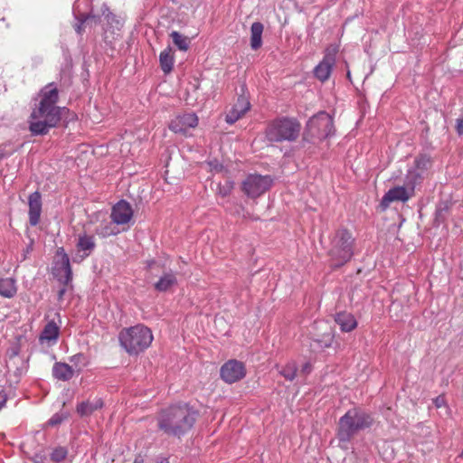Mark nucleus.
I'll return each instance as SVG.
<instances>
[{
    "label": "nucleus",
    "instance_id": "nucleus-1",
    "mask_svg": "<svg viewBox=\"0 0 463 463\" xmlns=\"http://www.w3.org/2000/svg\"><path fill=\"white\" fill-rule=\"evenodd\" d=\"M39 103L33 109L29 118V130L33 136L46 135L56 128L61 120L73 119L75 114L66 107L57 106L59 90L54 82L48 83L39 92Z\"/></svg>",
    "mask_w": 463,
    "mask_h": 463
},
{
    "label": "nucleus",
    "instance_id": "nucleus-2",
    "mask_svg": "<svg viewBox=\"0 0 463 463\" xmlns=\"http://www.w3.org/2000/svg\"><path fill=\"white\" fill-rule=\"evenodd\" d=\"M198 415V411L186 402L173 404L158 413L157 428L167 436L181 438L192 430Z\"/></svg>",
    "mask_w": 463,
    "mask_h": 463
},
{
    "label": "nucleus",
    "instance_id": "nucleus-3",
    "mask_svg": "<svg viewBox=\"0 0 463 463\" xmlns=\"http://www.w3.org/2000/svg\"><path fill=\"white\" fill-rule=\"evenodd\" d=\"M373 423L371 414L356 408L349 410L339 419L337 438L339 441L349 442L357 432L370 428Z\"/></svg>",
    "mask_w": 463,
    "mask_h": 463
},
{
    "label": "nucleus",
    "instance_id": "nucleus-4",
    "mask_svg": "<svg viewBox=\"0 0 463 463\" xmlns=\"http://www.w3.org/2000/svg\"><path fill=\"white\" fill-rule=\"evenodd\" d=\"M301 128L296 118L279 117L268 124L265 137L272 143L294 142L298 138Z\"/></svg>",
    "mask_w": 463,
    "mask_h": 463
},
{
    "label": "nucleus",
    "instance_id": "nucleus-5",
    "mask_svg": "<svg viewBox=\"0 0 463 463\" xmlns=\"http://www.w3.org/2000/svg\"><path fill=\"white\" fill-rule=\"evenodd\" d=\"M121 346L129 354H137L146 350L153 341L151 330L143 326L137 325L124 328L118 335Z\"/></svg>",
    "mask_w": 463,
    "mask_h": 463
},
{
    "label": "nucleus",
    "instance_id": "nucleus-6",
    "mask_svg": "<svg viewBox=\"0 0 463 463\" xmlns=\"http://www.w3.org/2000/svg\"><path fill=\"white\" fill-rule=\"evenodd\" d=\"M335 132L333 118L326 111H320L309 118L303 132V140L308 143L313 139H326Z\"/></svg>",
    "mask_w": 463,
    "mask_h": 463
},
{
    "label": "nucleus",
    "instance_id": "nucleus-7",
    "mask_svg": "<svg viewBox=\"0 0 463 463\" xmlns=\"http://www.w3.org/2000/svg\"><path fill=\"white\" fill-rule=\"evenodd\" d=\"M353 243L354 239L347 230L343 229L337 231L332 241V247L329 250V255L334 261V266L341 267L351 260L354 254Z\"/></svg>",
    "mask_w": 463,
    "mask_h": 463
},
{
    "label": "nucleus",
    "instance_id": "nucleus-8",
    "mask_svg": "<svg viewBox=\"0 0 463 463\" xmlns=\"http://www.w3.org/2000/svg\"><path fill=\"white\" fill-rule=\"evenodd\" d=\"M420 179V175L415 170H409L406 175L405 186H395L390 189L383 197L381 206L386 209L392 202H407L413 194L416 182Z\"/></svg>",
    "mask_w": 463,
    "mask_h": 463
},
{
    "label": "nucleus",
    "instance_id": "nucleus-9",
    "mask_svg": "<svg viewBox=\"0 0 463 463\" xmlns=\"http://www.w3.org/2000/svg\"><path fill=\"white\" fill-rule=\"evenodd\" d=\"M272 183L273 179L269 175L250 174L242 182L241 190L247 196L256 198L268 191Z\"/></svg>",
    "mask_w": 463,
    "mask_h": 463
},
{
    "label": "nucleus",
    "instance_id": "nucleus-10",
    "mask_svg": "<svg viewBox=\"0 0 463 463\" xmlns=\"http://www.w3.org/2000/svg\"><path fill=\"white\" fill-rule=\"evenodd\" d=\"M338 46L331 44L325 50L323 60L315 67L314 75L322 82L327 80L335 64Z\"/></svg>",
    "mask_w": 463,
    "mask_h": 463
},
{
    "label": "nucleus",
    "instance_id": "nucleus-11",
    "mask_svg": "<svg viewBox=\"0 0 463 463\" xmlns=\"http://www.w3.org/2000/svg\"><path fill=\"white\" fill-rule=\"evenodd\" d=\"M221 378L227 383H233L246 375V368L242 362L235 359L227 361L220 370Z\"/></svg>",
    "mask_w": 463,
    "mask_h": 463
},
{
    "label": "nucleus",
    "instance_id": "nucleus-12",
    "mask_svg": "<svg viewBox=\"0 0 463 463\" xmlns=\"http://www.w3.org/2000/svg\"><path fill=\"white\" fill-rule=\"evenodd\" d=\"M20 346L18 344L14 345L10 349L7 350L6 355V373L11 376L13 373L15 382H18V378L22 372V366L24 364V360L21 356H19Z\"/></svg>",
    "mask_w": 463,
    "mask_h": 463
},
{
    "label": "nucleus",
    "instance_id": "nucleus-13",
    "mask_svg": "<svg viewBox=\"0 0 463 463\" xmlns=\"http://www.w3.org/2000/svg\"><path fill=\"white\" fill-rule=\"evenodd\" d=\"M198 124V118L194 113H186L179 115L169 124V128L175 133L186 134V132L195 128Z\"/></svg>",
    "mask_w": 463,
    "mask_h": 463
},
{
    "label": "nucleus",
    "instance_id": "nucleus-14",
    "mask_svg": "<svg viewBox=\"0 0 463 463\" xmlns=\"http://www.w3.org/2000/svg\"><path fill=\"white\" fill-rule=\"evenodd\" d=\"M53 277L64 286H69L72 281V269L70 263V259L66 258L63 260H54L52 267Z\"/></svg>",
    "mask_w": 463,
    "mask_h": 463
},
{
    "label": "nucleus",
    "instance_id": "nucleus-15",
    "mask_svg": "<svg viewBox=\"0 0 463 463\" xmlns=\"http://www.w3.org/2000/svg\"><path fill=\"white\" fill-rule=\"evenodd\" d=\"M250 108V103L248 98L243 94L240 95L235 104L226 114L225 121L230 125L234 124L237 120L244 116Z\"/></svg>",
    "mask_w": 463,
    "mask_h": 463
},
{
    "label": "nucleus",
    "instance_id": "nucleus-16",
    "mask_svg": "<svg viewBox=\"0 0 463 463\" xmlns=\"http://www.w3.org/2000/svg\"><path fill=\"white\" fill-rule=\"evenodd\" d=\"M133 216L131 205L125 200L117 203L111 213L112 221L117 224L128 223Z\"/></svg>",
    "mask_w": 463,
    "mask_h": 463
},
{
    "label": "nucleus",
    "instance_id": "nucleus-17",
    "mask_svg": "<svg viewBox=\"0 0 463 463\" xmlns=\"http://www.w3.org/2000/svg\"><path fill=\"white\" fill-rule=\"evenodd\" d=\"M28 205L29 223L31 226H36L40 222L42 213V196L38 191H35L29 195Z\"/></svg>",
    "mask_w": 463,
    "mask_h": 463
},
{
    "label": "nucleus",
    "instance_id": "nucleus-18",
    "mask_svg": "<svg viewBox=\"0 0 463 463\" xmlns=\"http://www.w3.org/2000/svg\"><path fill=\"white\" fill-rule=\"evenodd\" d=\"M176 284V273L169 269L163 272L159 279L154 284V288L158 292H165Z\"/></svg>",
    "mask_w": 463,
    "mask_h": 463
},
{
    "label": "nucleus",
    "instance_id": "nucleus-19",
    "mask_svg": "<svg viewBox=\"0 0 463 463\" xmlns=\"http://www.w3.org/2000/svg\"><path fill=\"white\" fill-rule=\"evenodd\" d=\"M60 327L55 321H49L40 334L39 340L41 343L55 344L59 338Z\"/></svg>",
    "mask_w": 463,
    "mask_h": 463
},
{
    "label": "nucleus",
    "instance_id": "nucleus-20",
    "mask_svg": "<svg viewBox=\"0 0 463 463\" xmlns=\"http://www.w3.org/2000/svg\"><path fill=\"white\" fill-rule=\"evenodd\" d=\"M79 252H83L81 259L89 257L96 247L95 238L86 233L80 234L76 244Z\"/></svg>",
    "mask_w": 463,
    "mask_h": 463
},
{
    "label": "nucleus",
    "instance_id": "nucleus-21",
    "mask_svg": "<svg viewBox=\"0 0 463 463\" xmlns=\"http://www.w3.org/2000/svg\"><path fill=\"white\" fill-rule=\"evenodd\" d=\"M335 322L343 332H351L357 326V321L349 312H338L335 315Z\"/></svg>",
    "mask_w": 463,
    "mask_h": 463
},
{
    "label": "nucleus",
    "instance_id": "nucleus-22",
    "mask_svg": "<svg viewBox=\"0 0 463 463\" xmlns=\"http://www.w3.org/2000/svg\"><path fill=\"white\" fill-rule=\"evenodd\" d=\"M52 373L55 379L67 382L74 376V370L66 363L56 362L52 366Z\"/></svg>",
    "mask_w": 463,
    "mask_h": 463
},
{
    "label": "nucleus",
    "instance_id": "nucleus-23",
    "mask_svg": "<svg viewBox=\"0 0 463 463\" xmlns=\"http://www.w3.org/2000/svg\"><path fill=\"white\" fill-rule=\"evenodd\" d=\"M263 24L260 22H254L250 26V47L252 50H258L262 45Z\"/></svg>",
    "mask_w": 463,
    "mask_h": 463
},
{
    "label": "nucleus",
    "instance_id": "nucleus-24",
    "mask_svg": "<svg viewBox=\"0 0 463 463\" xmlns=\"http://www.w3.org/2000/svg\"><path fill=\"white\" fill-rule=\"evenodd\" d=\"M103 402L101 399H96L93 402L86 401L77 405V412L80 416H89L95 411L102 408Z\"/></svg>",
    "mask_w": 463,
    "mask_h": 463
},
{
    "label": "nucleus",
    "instance_id": "nucleus-25",
    "mask_svg": "<svg viewBox=\"0 0 463 463\" xmlns=\"http://www.w3.org/2000/svg\"><path fill=\"white\" fill-rule=\"evenodd\" d=\"M160 67L165 73H169L174 67V56L172 48L167 47L159 55Z\"/></svg>",
    "mask_w": 463,
    "mask_h": 463
},
{
    "label": "nucleus",
    "instance_id": "nucleus-26",
    "mask_svg": "<svg viewBox=\"0 0 463 463\" xmlns=\"http://www.w3.org/2000/svg\"><path fill=\"white\" fill-rule=\"evenodd\" d=\"M101 14L104 16L108 27L119 30L121 26L120 20L109 10L108 5L105 4L101 6Z\"/></svg>",
    "mask_w": 463,
    "mask_h": 463
},
{
    "label": "nucleus",
    "instance_id": "nucleus-27",
    "mask_svg": "<svg viewBox=\"0 0 463 463\" xmlns=\"http://www.w3.org/2000/svg\"><path fill=\"white\" fill-rule=\"evenodd\" d=\"M17 292L16 281L13 278L2 279V297L13 298Z\"/></svg>",
    "mask_w": 463,
    "mask_h": 463
},
{
    "label": "nucleus",
    "instance_id": "nucleus-28",
    "mask_svg": "<svg viewBox=\"0 0 463 463\" xmlns=\"http://www.w3.org/2000/svg\"><path fill=\"white\" fill-rule=\"evenodd\" d=\"M175 45L181 51H187L190 40L176 31H173L170 34Z\"/></svg>",
    "mask_w": 463,
    "mask_h": 463
},
{
    "label": "nucleus",
    "instance_id": "nucleus-29",
    "mask_svg": "<svg viewBox=\"0 0 463 463\" xmlns=\"http://www.w3.org/2000/svg\"><path fill=\"white\" fill-rule=\"evenodd\" d=\"M298 372V365L295 362H288L282 369L279 373L288 381H293L296 378Z\"/></svg>",
    "mask_w": 463,
    "mask_h": 463
},
{
    "label": "nucleus",
    "instance_id": "nucleus-30",
    "mask_svg": "<svg viewBox=\"0 0 463 463\" xmlns=\"http://www.w3.org/2000/svg\"><path fill=\"white\" fill-rule=\"evenodd\" d=\"M234 187V182L232 180H225L223 184H219L217 188V194L222 197L228 196Z\"/></svg>",
    "mask_w": 463,
    "mask_h": 463
},
{
    "label": "nucleus",
    "instance_id": "nucleus-31",
    "mask_svg": "<svg viewBox=\"0 0 463 463\" xmlns=\"http://www.w3.org/2000/svg\"><path fill=\"white\" fill-rule=\"evenodd\" d=\"M333 341L334 335L331 329L328 332H326L321 338L315 340V342L317 343L318 346L321 348L330 347L333 344Z\"/></svg>",
    "mask_w": 463,
    "mask_h": 463
},
{
    "label": "nucleus",
    "instance_id": "nucleus-32",
    "mask_svg": "<svg viewBox=\"0 0 463 463\" xmlns=\"http://www.w3.org/2000/svg\"><path fill=\"white\" fill-rule=\"evenodd\" d=\"M67 456V449L62 447H58L51 453V459L54 462H61Z\"/></svg>",
    "mask_w": 463,
    "mask_h": 463
},
{
    "label": "nucleus",
    "instance_id": "nucleus-33",
    "mask_svg": "<svg viewBox=\"0 0 463 463\" xmlns=\"http://www.w3.org/2000/svg\"><path fill=\"white\" fill-rule=\"evenodd\" d=\"M430 165V158L427 155H420L415 159V165L419 169H427Z\"/></svg>",
    "mask_w": 463,
    "mask_h": 463
},
{
    "label": "nucleus",
    "instance_id": "nucleus-34",
    "mask_svg": "<svg viewBox=\"0 0 463 463\" xmlns=\"http://www.w3.org/2000/svg\"><path fill=\"white\" fill-rule=\"evenodd\" d=\"M77 23L74 25V29L78 34L83 33V25L88 23V17H85V14H80L76 15Z\"/></svg>",
    "mask_w": 463,
    "mask_h": 463
},
{
    "label": "nucleus",
    "instance_id": "nucleus-35",
    "mask_svg": "<svg viewBox=\"0 0 463 463\" xmlns=\"http://www.w3.org/2000/svg\"><path fill=\"white\" fill-rule=\"evenodd\" d=\"M85 17H88V23L87 24H99L101 22V19H100L99 15H96V14H85Z\"/></svg>",
    "mask_w": 463,
    "mask_h": 463
},
{
    "label": "nucleus",
    "instance_id": "nucleus-36",
    "mask_svg": "<svg viewBox=\"0 0 463 463\" xmlns=\"http://www.w3.org/2000/svg\"><path fill=\"white\" fill-rule=\"evenodd\" d=\"M146 263V269L150 271H153L154 269H159L160 268H162V266L154 260H149Z\"/></svg>",
    "mask_w": 463,
    "mask_h": 463
},
{
    "label": "nucleus",
    "instance_id": "nucleus-37",
    "mask_svg": "<svg viewBox=\"0 0 463 463\" xmlns=\"http://www.w3.org/2000/svg\"><path fill=\"white\" fill-rule=\"evenodd\" d=\"M56 260H63L64 258H69L68 254L65 252L64 249L62 247L58 248L56 250Z\"/></svg>",
    "mask_w": 463,
    "mask_h": 463
},
{
    "label": "nucleus",
    "instance_id": "nucleus-38",
    "mask_svg": "<svg viewBox=\"0 0 463 463\" xmlns=\"http://www.w3.org/2000/svg\"><path fill=\"white\" fill-rule=\"evenodd\" d=\"M311 371H312V365L309 362H307L302 365L300 373L304 374V375H307L311 373Z\"/></svg>",
    "mask_w": 463,
    "mask_h": 463
},
{
    "label": "nucleus",
    "instance_id": "nucleus-39",
    "mask_svg": "<svg viewBox=\"0 0 463 463\" xmlns=\"http://www.w3.org/2000/svg\"><path fill=\"white\" fill-rule=\"evenodd\" d=\"M62 421V418L58 415L54 414L48 421L49 425L55 426L57 424H60Z\"/></svg>",
    "mask_w": 463,
    "mask_h": 463
},
{
    "label": "nucleus",
    "instance_id": "nucleus-40",
    "mask_svg": "<svg viewBox=\"0 0 463 463\" xmlns=\"http://www.w3.org/2000/svg\"><path fill=\"white\" fill-rule=\"evenodd\" d=\"M32 459H33V463H46V461H47L46 456L40 454V453L35 454Z\"/></svg>",
    "mask_w": 463,
    "mask_h": 463
},
{
    "label": "nucleus",
    "instance_id": "nucleus-41",
    "mask_svg": "<svg viewBox=\"0 0 463 463\" xmlns=\"http://www.w3.org/2000/svg\"><path fill=\"white\" fill-rule=\"evenodd\" d=\"M433 403L435 404V406L437 408H440V407L444 406L445 405V398H444V396L439 395V396L436 397L433 400Z\"/></svg>",
    "mask_w": 463,
    "mask_h": 463
},
{
    "label": "nucleus",
    "instance_id": "nucleus-42",
    "mask_svg": "<svg viewBox=\"0 0 463 463\" xmlns=\"http://www.w3.org/2000/svg\"><path fill=\"white\" fill-rule=\"evenodd\" d=\"M456 130L458 135H463V118H458L456 122Z\"/></svg>",
    "mask_w": 463,
    "mask_h": 463
},
{
    "label": "nucleus",
    "instance_id": "nucleus-43",
    "mask_svg": "<svg viewBox=\"0 0 463 463\" xmlns=\"http://www.w3.org/2000/svg\"><path fill=\"white\" fill-rule=\"evenodd\" d=\"M82 360H84V355L82 354H77L70 358V361L73 364L80 363Z\"/></svg>",
    "mask_w": 463,
    "mask_h": 463
},
{
    "label": "nucleus",
    "instance_id": "nucleus-44",
    "mask_svg": "<svg viewBox=\"0 0 463 463\" xmlns=\"http://www.w3.org/2000/svg\"><path fill=\"white\" fill-rule=\"evenodd\" d=\"M97 232L102 237H107L113 233L112 232L109 231V228L108 226L104 227L100 232L98 231Z\"/></svg>",
    "mask_w": 463,
    "mask_h": 463
},
{
    "label": "nucleus",
    "instance_id": "nucleus-45",
    "mask_svg": "<svg viewBox=\"0 0 463 463\" xmlns=\"http://www.w3.org/2000/svg\"><path fill=\"white\" fill-rule=\"evenodd\" d=\"M67 287L68 286L62 285V288L58 291V299L59 300H61L63 298V296L67 291Z\"/></svg>",
    "mask_w": 463,
    "mask_h": 463
},
{
    "label": "nucleus",
    "instance_id": "nucleus-46",
    "mask_svg": "<svg viewBox=\"0 0 463 463\" xmlns=\"http://www.w3.org/2000/svg\"><path fill=\"white\" fill-rule=\"evenodd\" d=\"M133 463H144V459L141 456H137Z\"/></svg>",
    "mask_w": 463,
    "mask_h": 463
},
{
    "label": "nucleus",
    "instance_id": "nucleus-47",
    "mask_svg": "<svg viewBox=\"0 0 463 463\" xmlns=\"http://www.w3.org/2000/svg\"><path fill=\"white\" fill-rule=\"evenodd\" d=\"M158 463H169V461L167 458H163Z\"/></svg>",
    "mask_w": 463,
    "mask_h": 463
},
{
    "label": "nucleus",
    "instance_id": "nucleus-48",
    "mask_svg": "<svg viewBox=\"0 0 463 463\" xmlns=\"http://www.w3.org/2000/svg\"><path fill=\"white\" fill-rule=\"evenodd\" d=\"M5 398H4V399L2 398V403H1L2 408L5 406Z\"/></svg>",
    "mask_w": 463,
    "mask_h": 463
}]
</instances>
